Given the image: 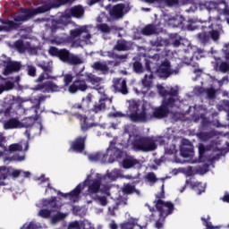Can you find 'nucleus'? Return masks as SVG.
<instances>
[{
	"instance_id": "1",
	"label": "nucleus",
	"mask_w": 229,
	"mask_h": 229,
	"mask_svg": "<svg viewBox=\"0 0 229 229\" xmlns=\"http://www.w3.org/2000/svg\"><path fill=\"white\" fill-rule=\"evenodd\" d=\"M72 3V0H54V3L48 2L43 4L41 6L33 8H21L18 15L13 17V21L8 19H1L0 22V31H5V33H10V31H14L21 28V22H28L30 19H33L36 15H40V13H46L53 10V8H60L64 4H69Z\"/></svg>"
},
{
	"instance_id": "2",
	"label": "nucleus",
	"mask_w": 229,
	"mask_h": 229,
	"mask_svg": "<svg viewBox=\"0 0 229 229\" xmlns=\"http://www.w3.org/2000/svg\"><path fill=\"white\" fill-rule=\"evenodd\" d=\"M157 88L159 95L163 98L162 105L154 108V110H151V107L148 106L145 116V123L153 121V119H164V117H167V115H169V108H173L176 106L178 103H182L178 96V89L170 88L169 89H165V88L160 84H157Z\"/></svg>"
},
{
	"instance_id": "3",
	"label": "nucleus",
	"mask_w": 229,
	"mask_h": 229,
	"mask_svg": "<svg viewBox=\"0 0 229 229\" xmlns=\"http://www.w3.org/2000/svg\"><path fill=\"white\" fill-rule=\"evenodd\" d=\"M217 142L212 140L209 144L204 145L199 143V158L192 161V164H199V162H217L221 159V157H225L226 153L223 150L216 148Z\"/></svg>"
},
{
	"instance_id": "4",
	"label": "nucleus",
	"mask_w": 229,
	"mask_h": 229,
	"mask_svg": "<svg viewBox=\"0 0 229 229\" xmlns=\"http://www.w3.org/2000/svg\"><path fill=\"white\" fill-rule=\"evenodd\" d=\"M161 139L162 137L160 136H140L136 134L131 142V149L133 151H142L143 153L155 151L158 148L157 143L160 142Z\"/></svg>"
},
{
	"instance_id": "5",
	"label": "nucleus",
	"mask_w": 229,
	"mask_h": 229,
	"mask_svg": "<svg viewBox=\"0 0 229 229\" xmlns=\"http://www.w3.org/2000/svg\"><path fill=\"white\" fill-rule=\"evenodd\" d=\"M121 171L114 169L111 172H107L106 174H97L95 179H90V175H88L86 180V185L88 183V194L92 196L99 192L102 182H114L120 176Z\"/></svg>"
},
{
	"instance_id": "6",
	"label": "nucleus",
	"mask_w": 229,
	"mask_h": 229,
	"mask_svg": "<svg viewBox=\"0 0 229 229\" xmlns=\"http://www.w3.org/2000/svg\"><path fill=\"white\" fill-rule=\"evenodd\" d=\"M163 183L161 185V191L156 194L157 199L154 200V207L159 214V217L164 221L167 216H171L173 212H174V204L171 201L163 200L165 198V191H164V182H165V178L160 179Z\"/></svg>"
},
{
	"instance_id": "7",
	"label": "nucleus",
	"mask_w": 229,
	"mask_h": 229,
	"mask_svg": "<svg viewBox=\"0 0 229 229\" xmlns=\"http://www.w3.org/2000/svg\"><path fill=\"white\" fill-rule=\"evenodd\" d=\"M127 114L128 119L131 123H146L148 105L147 102L141 103L140 100H129Z\"/></svg>"
},
{
	"instance_id": "8",
	"label": "nucleus",
	"mask_w": 229,
	"mask_h": 229,
	"mask_svg": "<svg viewBox=\"0 0 229 229\" xmlns=\"http://www.w3.org/2000/svg\"><path fill=\"white\" fill-rule=\"evenodd\" d=\"M41 182V183H44L47 182V188L51 189L52 191H55V192H57L58 196H62L63 198H70V201L76 202L78 199H80V194H81V191L87 187V180H85L82 183H80L73 191H72L69 193H63L60 191H56V189L53 188L51 186V182H49V179H46L45 174H41L40 177L38 178Z\"/></svg>"
},
{
	"instance_id": "9",
	"label": "nucleus",
	"mask_w": 229,
	"mask_h": 229,
	"mask_svg": "<svg viewBox=\"0 0 229 229\" xmlns=\"http://www.w3.org/2000/svg\"><path fill=\"white\" fill-rule=\"evenodd\" d=\"M41 207L43 208L38 211V216L43 219H49L53 212H57V210L62 208V203H58L56 197H52L50 199H43L41 200Z\"/></svg>"
},
{
	"instance_id": "10",
	"label": "nucleus",
	"mask_w": 229,
	"mask_h": 229,
	"mask_svg": "<svg viewBox=\"0 0 229 229\" xmlns=\"http://www.w3.org/2000/svg\"><path fill=\"white\" fill-rule=\"evenodd\" d=\"M180 69H182V65L180 64L175 69H171V63L169 60L165 59L164 61H160L157 72L160 78H169L172 74H180Z\"/></svg>"
},
{
	"instance_id": "11",
	"label": "nucleus",
	"mask_w": 229,
	"mask_h": 229,
	"mask_svg": "<svg viewBox=\"0 0 229 229\" xmlns=\"http://www.w3.org/2000/svg\"><path fill=\"white\" fill-rule=\"evenodd\" d=\"M106 158V164H114L115 160H121L126 157V152L123 151L115 147V142L111 141L106 154H104Z\"/></svg>"
},
{
	"instance_id": "12",
	"label": "nucleus",
	"mask_w": 229,
	"mask_h": 229,
	"mask_svg": "<svg viewBox=\"0 0 229 229\" xmlns=\"http://www.w3.org/2000/svg\"><path fill=\"white\" fill-rule=\"evenodd\" d=\"M87 89H89V85H87V79L83 73L79 72L76 74V80L69 86L68 91L70 94H76L78 90L85 92Z\"/></svg>"
},
{
	"instance_id": "13",
	"label": "nucleus",
	"mask_w": 229,
	"mask_h": 229,
	"mask_svg": "<svg viewBox=\"0 0 229 229\" xmlns=\"http://www.w3.org/2000/svg\"><path fill=\"white\" fill-rule=\"evenodd\" d=\"M62 86L56 85V83L53 81H46L40 84L36 85L33 88V90H39V92H60L62 90Z\"/></svg>"
},
{
	"instance_id": "14",
	"label": "nucleus",
	"mask_w": 229,
	"mask_h": 229,
	"mask_svg": "<svg viewBox=\"0 0 229 229\" xmlns=\"http://www.w3.org/2000/svg\"><path fill=\"white\" fill-rule=\"evenodd\" d=\"M70 15L63 14L58 20H52L50 30L52 33H55L56 30H64L69 24Z\"/></svg>"
},
{
	"instance_id": "15",
	"label": "nucleus",
	"mask_w": 229,
	"mask_h": 229,
	"mask_svg": "<svg viewBox=\"0 0 229 229\" xmlns=\"http://www.w3.org/2000/svg\"><path fill=\"white\" fill-rule=\"evenodd\" d=\"M113 90L115 94H123L126 96L128 94V85L126 84V80L123 78H116L113 80Z\"/></svg>"
},
{
	"instance_id": "16",
	"label": "nucleus",
	"mask_w": 229,
	"mask_h": 229,
	"mask_svg": "<svg viewBox=\"0 0 229 229\" xmlns=\"http://www.w3.org/2000/svg\"><path fill=\"white\" fill-rule=\"evenodd\" d=\"M114 98H108V96L106 95H103L98 102L95 103V105L92 107V112H94V114H99V112H105V110H106V103H109V105H112V101H113Z\"/></svg>"
},
{
	"instance_id": "17",
	"label": "nucleus",
	"mask_w": 229,
	"mask_h": 229,
	"mask_svg": "<svg viewBox=\"0 0 229 229\" xmlns=\"http://www.w3.org/2000/svg\"><path fill=\"white\" fill-rule=\"evenodd\" d=\"M223 4H225L224 9H219V4L215 2H205L204 6L208 12H214L215 10H217L219 15H229V6L226 2H222Z\"/></svg>"
},
{
	"instance_id": "18",
	"label": "nucleus",
	"mask_w": 229,
	"mask_h": 229,
	"mask_svg": "<svg viewBox=\"0 0 229 229\" xmlns=\"http://www.w3.org/2000/svg\"><path fill=\"white\" fill-rule=\"evenodd\" d=\"M22 69V64L17 61H9L6 63L3 72L4 76H10L13 72H19Z\"/></svg>"
},
{
	"instance_id": "19",
	"label": "nucleus",
	"mask_w": 229,
	"mask_h": 229,
	"mask_svg": "<svg viewBox=\"0 0 229 229\" xmlns=\"http://www.w3.org/2000/svg\"><path fill=\"white\" fill-rule=\"evenodd\" d=\"M83 33H87L86 36L82 37V40L87 42V40H90L92 38V35L89 33V29L87 25L81 26L79 29L70 30V35L72 38H78V37H81Z\"/></svg>"
},
{
	"instance_id": "20",
	"label": "nucleus",
	"mask_w": 229,
	"mask_h": 229,
	"mask_svg": "<svg viewBox=\"0 0 229 229\" xmlns=\"http://www.w3.org/2000/svg\"><path fill=\"white\" fill-rule=\"evenodd\" d=\"M124 4H118L112 7L109 11V15L114 21H119L124 17Z\"/></svg>"
},
{
	"instance_id": "21",
	"label": "nucleus",
	"mask_w": 229,
	"mask_h": 229,
	"mask_svg": "<svg viewBox=\"0 0 229 229\" xmlns=\"http://www.w3.org/2000/svg\"><path fill=\"white\" fill-rule=\"evenodd\" d=\"M87 140V135L83 136V137H77L75 139V140H73L71 143V148L69 149V151H71V149H72V151H76V153H82V151L85 149V141Z\"/></svg>"
},
{
	"instance_id": "22",
	"label": "nucleus",
	"mask_w": 229,
	"mask_h": 229,
	"mask_svg": "<svg viewBox=\"0 0 229 229\" xmlns=\"http://www.w3.org/2000/svg\"><path fill=\"white\" fill-rule=\"evenodd\" d=\"M22 106V103L19 102V100L13 98V103L10 104L9 106L6 107L4 111V117H10L12 114H17V111L20 110Z\"/></svg>"
},
{
	"instance_id": "23",
	"label": "nucleus",
	"mask_w": 229,
	"mask_h": 229,
	"mask_svg": "<svg viewBox=\"0 0 229 229\" xmlns=\"http://www.w3.org/2000/svg\"><path fill=\"white\" fill-rule=\"evenodd\" d=\"M213 67L215 71H218L219 72H229V58H226L225 61H221V59H216L213 63Z\"/></svg>"
},
{
	"instance_id": "24",
	"label": "nucleus",
	"mask_w": 229,
	"mask_h": 229,
	"mask_svg": "<svg viewBox=\"0 0 229 229\" xmlns=\"http://www.w3.org/2000/svg\"><path fill=\"white\" fill-rule=\"evenodd\" d=\"M219 131L216 130H211L209 131H200L197 133L198 139L201 140L202 142H208L211 139H216V137H218Z\"/></svg>"
},
{
	"instance_id": "25",
	"label": "nucleus",
	"mask_w": 229,
	"mask_h": 229,
	"mask_svg": "<svg viewBox=\"0 0 229 229\" xmlns=\"http://www.w3.org/2000/svg\"><path fill=\"white\" fill-rule=\"evenodd\" d=\"M161 59L160 58H151L145 60V66L148 72H153V71H157L160 65Z\"/></svg>"
},
{
	"instance_id": "26",
	"label": "nucleus",
	"mask_w": 229,
	"mask_h": 229,
	"mask_svg": "<svg viewBox=\"0 0 229 229\" xmlns=\"http://www.w3.org/2000/svg\"><path fill=\"white\" fill-rule=\"evenodd\" d=\"M123 158L121 165L122 167H123V169H131V167H134V165H137V164H139V161L137 159H134L133 157L128 156L126 154V156Z\"/></svg>"
},
{
	"instance_id": "27",
	"label": "nucleus",
	"mask_w": 229,
	"mask_h": 229,
	"mask_svg": "<svg viewBox=\"0 0 229 229\" xmlns=\"http://www.w3.org/2000/svg\"><path fill=\"white\" fill-rule=\"evenodd\" d=\"M4 130H13L15 128H21V121L17 118H11L3 123Z\"/></svg>"
},
{
	"instance_id": "28",
	"label": "nucleus",
	"mask_w": 229,
	"mask_h": 229,
	"mask_svg": "<svg viewBox=\"0 0 229 229\" xmlns=\"http://www.w3.org/2000/svg\"><path fill=\"white\" fill-rule=\"evenodd\" d=\"M89 162H101V164H106V156L104 153L97 152L88 156Z\"/></svg>"
},
{
	"instance_id": "29",
	"label": "nucleus",
	"mask_w": 229,
	"mask_h": 229,
	"mask_svg": "<svg viewBox=\"0 0 229 229\" xmlns=\"http://www.w3.org/2000/svg\"><path fill=\"white\" fill-rule=\"evenodd\" d=\"M15 168L12 166H0V180H6L8 176H12L13 178V172Z\"/></svg>"
},
{
	"instance_id": "30",
	"label": "nucleus",
	"mask_w": 229,
	"mask_h": 229,
	"mask_svg": "<svg viewBox=\"0 0 229 229\" xmlns=\"http://www.w3.org/2000/svg\"><path fill=\"white\" fill-rule=\"evenodd\" d=\"M91 67L95 71H99L102 74H108V72H110V68L106 63L96 62L91 65Z\"/></svg>"
},
{
	"instance_id": "31",
	"label": "nucleus",
	"mask_w": 229,
	"mask_h": 229,
	"mask_svg": "<svg viewBox=\"0 0 229 229\" xmlns=\"http://www.w3.org/2000/svg\"><path fill=\"white\" fill-rule=\"evenodd\" d=\"M181 157L183 158H192L194 157V148L183 145L180 149Z\"/></svg>"
},
{
	"instance_id": "32",
	"label": "nucleus",
	"mask_w": 229,
	"mask_h": 229,
	"mask_svg": "<svg viewBox=\"0 0 229 229\" xmlns=\"http://www.w3.org/2000/svg\"><path fill=\"white\" fill-rule=\"evenodd\" d=\"M37 117L29 116L22 119L20 122V128H33L35 123H37Z\"/></svg>"
},
{
	"instance_id": "33",
	"label": "nucleus",
	"mask_w": 229,
	"mask_h": 229,
	"mask_svg": "<svg viewBox=\"0 0 229 229\" xmlns=\"http://www.w3.org/2000/svg\"><path fill=\"white\" fill-rule=\"evenodd\" d=\"M70 13L72 17H75L76 19H80L83 17L85 13V9L81 5H75L70 9Z\"/></svg>"
},
{
	"instance_id": "34",
	"label": "nucleus",
	"mask_w": 229,
	"mask_h": 229,
	"mask_svg": "<svg viewBox=\"0 0 229 229\" xmlns=\"http://www.w3.org/2000/svg\"><path fill=\"white\" fill-rule=\"evenodd\" d=\"M151 58H176V51L165 48L161 54L154 55Z\"/></svg>"
},
{
	"instance_id": "35",
	"label": "nucleus",
	"mask_w": 229,
	"mask_h": 229,
	"mask_svg": "<svg viewBox=\"0 0 229 229\" xmlns=\"http://www.w3.org/2000/svg\"><path fill=\"white\" fill-rule=\"evenodd\" d=\"M38 67H40L44 72H53V61L51 59H47L46 61L39 62Z\"/></svg>"
},
{
	"instance_id": "36",
	"label": "nucleus",
	"mask_w": 229,
	"mask_h": 229,
	"mask_svg": "<svg viewBox=\"0 0 229 229\" xmlns=\"http://www.w3.org/2000/svg\"><path fill=\"white\" fill-rule=\"evenodd\" d=\"M157 25L154 24H148L141 30V35H144L145 37L157 35Z\"/></svg>"
},
{
	"instance_id": "37",
	"label": "nucleus",
	"mask_w": 229,
	"mask_h": 229,
	"mask_svg": "<svg viewBox=\"0 0 229 229\" xmlns=\"http://www.w3.org/2000/svg\"><path fill=\"white\" fill-rule=\"evenodd\" d=\"M84 78L86 79V81H89L91 83V85H98V83H101L103 81V79L101 77H98L90 72H85Z\"/></svg>"
},
{
	"instance_id": "38",
	"label": "nucleus",
	"mask_w": 229,
	"mask_h": 229,
	"mask_svg": "<svg viewBox=\"0 0 229 229\" xmlns=\"http://www.w3.org/2000/svg\"><path fill=\"white\" fill-rule=\"evenodd\" d=\"M114 51H130V47L126 40H118L116 45L113 47Z\"/></svg>"
},
{
	"instance_id": "39",
	"label": "nucleus",
	"mask_w": 229,
	"mask_h": 229,
	"mask_svg": "<svg viewBox=\"0 0 229 229\" xmlns=\"http://www.w3.org/2000/svg\"><path fill=\"white\" fill-rule=\"evenodd\" d=\"M197 38L199 40V42H200V44H202L203 46H207V44H208V42H210V34H208V32H199L197 34Z\"/></svg>"
},
{
	"instance_id": "40",
	"label": "nucleus",
	"mask_w": 229,
	"mask_h": 229,
	"mask_svg": "<svg viewBox=\"0 0 229 229\" xmlns=\"http://www.w3.org/2000/svg\"><path fill=\"white\" fill-rule=\"evenodd\" d=\"M191 187L199 196H200L202 192H205V189H207V185L198 182L191 183Z\"/></svg>"
},
{
	"instance_id": "41",
	"label": "nucleus",
	"mask_w": 229,
	"mask_h": 229,
	"mask_svg": "<svg viewBox=\"0 0 229 229\" xmlns=\"http://www.w3.org/2000/svg\"><path fill=\"white\" fill-rule=\"evenodd\" d=\"M13 49H16L18 53H26L27 43L24 44V41L18 39L13 43Z\"/></svg>"
},
{
	"instance_id": "42",
	"label": "nucleus",
	"mask_w": 229,
	"mask_h": 229,
	"mask_svg": "<svg viewBox=\"0 0 229 229\" xmlns=\"http://www.w3.org/2000/svg\"><path fill=\"white\" fill-rule=\"evenodd\" d=\"M141 83L145 89H151V85H153V72H150L149 75L146 74L141 80Z\"/></svg>"
},
{
	"instance_id": "43",
	"label": "nucleus",
	"mask_w": 229,
	"mask_h": 229,
	"mask_svg": "<svg viewBox=\"0 0 229 229\" xmlns=\"http://www.w3.org/2000/svg\"><path fill=\"white\" fill-rule=\"evenodd\" d=\"M54 212H56V214L51 216L52 225H56V223L62 221L63 219H65V217L68 216L67 213H62L59 212L58 210Z\"/></svg>"
},
{
	"instance_id": "44",
	"label": "nucleus",
	"mask_w": 229,
	"mask_h": 229,
	"mask_svg": "<svg viewBox=\"0 0 229 229\" xmlns=\"http://www.w3.org/2000/svg\"><path fill=\"white\" fill-rule=\"evenodd\" d=\"M123 194H133V192H136L138 196H140V191L139 190H136L135 186L130 183L123 187Z\"/></svg>"
},
{
	"instance_id": "45",
	"label": "nucleus",
	"mask_w": 229,
	"mask_h": 229,
	"mask_svg": "<svg viewBox=\"0 0 229 229\" xmlns=\"http://www.w3.org/2000/svg\"><path fill=\"white\" fill-rule=\"evenodd\" d=\"M64 64H68V65H81L83 60L80 58H61Z\"/></svg>"
},
{
	"instance_id": "46",
	"label": "nucleus",
	"mask_w": 229,
	"mask_h": 229,
	"mask_svg": "<svg viewBox=\"0 0 229 229\" xmlns=\"http://www.w3.org/2000/svg\"><path fill=\"white\" fill-rule=\"evenodd\" d=\"M19 176H22V178H30V176H31V173L21 169H14L13 172V178H19Z\"/></svg>"
},
{
	"instance_id": "47",
	"label": "nucleus",
	"mask_w": 229,
	"mask_h": 229,
	"mask_svg": "<svg viewBox=\"0 0 229 229\" xmlns=\"http://www.w3.org/2000/svg\"><path fill=\"white\" fill-rule=\"evenodd\" d=\"M110 189H112V186L108 183V181H103L102 182H100L99 191L103 194H106V196H110Z\"/></svg>"
},
{
	"instance_id": "48",
	"label": "nucleus",
	"mask_w": 229,
	"mask_h": 229,
	"mask_svg": "<svg viewBox=\"0 0 229 229\" xmlns=\"http://www.w3.org/2000/svg\"><path fill=\"white\" fill-rule=\"evenodd\" d=\"M15 87V84L10 81H5L4 83L0 81V94H3L4 90H12Z\"/></svg>"
},
{
	"instance_id": "49",
	"label": "nucleus",
	"mask_w": 229,
	"mask_h": 229,
	"mask_svg": "<svg viewBox=\"0 0 229 229\" xmlns=\"http://www.w3.org/2000/svg\"><path fill=\"white\" fill-rule=\"evenodd\" d=\"M145 180L148 182V183H151V185H153L154 183H157V182H158L160 179L157 178L155 173L150 172L147 174V175L145 176Z\"/></svg>"
},
{
	"instance_id": "50",
	"label": "nucleus",
	"mask_w": 229,
	"mask_h": 229,
	"mask_svg": "<svg viewBox=\"0 0 229 229\" xmlns=\"http://www.w3.org/2000/svg\"><path fill=\"white\" fill-rule=\"evenodd\" d=\"M97 30L98 31H101V33H110V31H112V29L110 28V26H108V24L106 23H100L97 25Z\"/></svg>"
},
{
	"instance_id": "51",
	"label": "nucleus",
	"mask_w": 229,
	"mask_h": 229,
	"mask_svg": "<svg viewBox=\"0 0 229 229\" xmlns=\"http://www.w3.org/2000/svg\"><path fill=\"white\" fill-rule=\"evenodd\" d=\"M32 106L31 109L35 111L36 115L38 114V111L40 110V102L38 100V97H36L31 99Z\"/></svg>"
},
{
	"instance_id": "52",
	"label": "nucleus",
	"mask_w": 229,
	"mask_h": 229,
	"mask_svg": "<svg viewBox=\"0 0 229 229\" xmlns=\"http://www.w3.org/2000/svg\"><path fill=\"white\" fill-rule=\"evenodd\" d=\"M132 67L133 71L138 74H142V72H144V66H142V63H140V61L134 62Z\"/></svg>"
},
{
	"instance_id": "53",
	"label": "nucleus",
	"mask_w": 229,
	"mask_h": 229,
	"mask_svg": "<svg viewBox=\"0 0 229 229\" xmlns=\"http://www.w3.org/2000/svg\"><path fill=\"white\" fill-rule=\"evenodd\" d=\"M57 58H78V56H71V53L67 49H60Z\"/></svg>"
},
{
	"instance_id": "54",
	"label": "nucleus",
	"mask_w": 229,
	"mask_h": 229,
	"mask_svg": "<svg viewBox=\"0 0 229 229\" xmlns=\"http://www.w3.org/2000/svg\"><path fill=\"white\" fill-rule=\"evenodd\" d=\"M26 159V156H21L19 154H15L11 157H6L4 160H9L10 162H22Z\"/></svg>"
},
{
	"instance_id": "55",
	"label": "nucleus",
	"mask_w": 229,
	"mask_h": 229,
	"mask_svg": "<svg viewBox=\"0 0 229 229\" xmlns=\"http://www.w3.org/2000/svg\"><path fill=\"white\" fill-rule=\"evenodd\" d=\"M165 155H175V153H178V150L176 149V145L171 144L169 146H166L165 148Z\"/></svg>"
},
{
	"instance_id": "56",
	"label": "nucleus",
	"mask_w": 229,
	"mask_h": 229,
	"mask_svg": "<svg viewBox=\"0 0 229 229\" xmlns=\"http://www.w3.org/2000/svg\"><path fill=\"white\" fill-rule=\"evenodd\" d=\"M51 72H44L41 73L38 78L37 79L38 82H42L44 80H55V77L49 75Z\"/></svg>"
},
{
	"instance_id": "57",
	"label": "nucleus",
	"mask_w": 229,
	"mask_h": 229,
	"mask_svg": "<svg viewBox=\"0 0 229 229\" xmlns=\"http://www.w3.org/2000/svg\"><path fill=\"white\" fill-rule=\"evenodd\" d=\"M209 38L214 40V42H217L219 40L221 34L219 33V30H212L211 31H208Z\"/></svg>"
},
{
	"instance_id": "58",
	"label": "nucleus",
	"mask_w": 229,
	"mask_h": 229,
	"mask_svg": "<svg viewBox=\"0 0 229 229\" xmlns=\"http://www.w3.org/2000/svg\"><path fill=\"white\" fill-rule=\"evenodd\" d=\"M9 151L13 153L15 151H22V141L21 143H14L9 146Z\"/></svg>"
},
{
	"instance_id": "59",
	"label": "nucleus",
	"mask_w": 229,
	"mask_h": 229,
	"mask_svg": "<svg viewBox=\"0 0 229 229\" xmlns=\"http://www.w3.org/2000/svg\"><path fill=\"white\" fill-rule=\"evenodd\" d=\"M95 201L99 203L102 207H106V205H108V199L105 196H97Z\"/></svg>"
},
{
	"instance_id": "60",
	"label": "nucleus",
	"mask_w": 229,
	"mask_h": 229,
	"mask_svg": "<svg viewBox=\"0 0 229 229\" xmlns=\"http://www.w3.org/2000/svg\"><path fill=\"white\" fill-rule=\"evenodd\" d=\"M27 74L31 78H35L37 76V68L33 65H27L26 68Z\"/></svg>"
},
{
	"instance_id": "61",
	"label": "nucleus",
	"mask_w": 229,
	"mask_h": 229,
	"mask_svg": "<svg viewBox=\"0 0 229 229\" xmlns=\"http://www.w3.org/2000/svg\"><path fill=\"white\" fill-rule=\"evenodd\" d=\"M26 51L29 55H38V48L37 47H32L30 43H27Z\"/></svg>"
},
{
	"instance_id": "62",
	"label": "nucleus",
	"mask_w": 229,
	"mask_h": 229,
	"mask_svg": "<svg viewBox=\"0 0 229 229\" xmlns=\"http://www.w3.org/2000/svg\"><path fill=\"white\" fill-rule=\"evenodd\" d=\"M93 126H96V123H87V120L81 123V130L82 131H87V130H90V128H93Z\"/></svg>"
},
{
	"instance_id": "63",
	"label": "nucleus",
	"mask_w": 229,
	"mask_h": 229,
	"mask_svg": "<svg viewBox=\"0 0 229 229\" xmlns=\"http://www.w3.org/2000/svg\"><path fill=\"white\" fill-rule=\"evenodd\" d=\"M81 228L82 229H96L94 225H92V223H90L89 220H84L81 223Z\"/></svg>"
},
{
	"instance_id": "64",
	"label": "nucleus",
	"mask_w": 229,
	"mask_h": 229,
	"mask_svg": "<svg viewBox=\"0 0 229 229\" xmlns=\"http://www.w3.org/2000/svg\"><path fill=\"white\" fill-rule=\"evenodd\" d=\"M135 225L131 222H125L120 225L121 229H133Z\"/></svg>"
}]
</instances>
